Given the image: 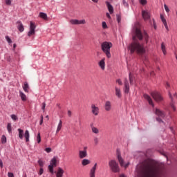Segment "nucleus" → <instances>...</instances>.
<instances>
[{"instance_id":"nucleus-22","label":"nucleus","mask_w":177,"mask_h":177,"mask_svg":"<svg viewBox=\"0 0 177 177\" xmlns=\"http://www.w3.org/2000/svg\"><path fill=\"white\" fill-rule=\"evenodd\" d=\"M104 60H106V58H103L102 59H101L98 64L99 66L100 67V68H102V70H104L106 67V62H104Z\"/></svg>"},{"instance_id":"nucleus-56","label":"nucleus","mask_w":177,"mask_h":177,"mask_svg":"<svg viewBox=\"0 0 177 177\" xmlns=\"http://www.w3.org/2000/svg\"><path fill=\"white\" fill-rule=\"evenodd\" d=\"M6 5L10 6V5H12V1H6Z\"/></svg>"},{"instance_id":"nucleus-28","label":"nucleus","mask_w":177,"mask_h":177,"mask_svg":"<svg viewBox=\"0 0 177 177\" xmlns=\"http://www.w3.org/2000/svg\"><path fill=\"white\" fill-rule=\"evenodd\" d=\"M18 132L19 139H23V136H24V131H23L21 129H18Z\"/></svg>"},{"instance_id":"nucleus-15","label":"nucleus","mask_w":177,"mask_h":177,"mask_svg":"<svg viewBox=\"0 0 177 177\" xmlns=\"http://www.w3.org/2000/svg\"><path fill=\"white\" fill-rule=\"evenodd\" d=\"M144 98L149 102V105L154 107V103H153V100L147 94H144Z\"/></svg>"},{"instance_id":"nucleus-8","label":"nucleus","mask_w":177,"mask_h":177,"mask_svg":"<svg viewBox=\"0 0 177 177\" xmlns=\"http://www.w3.org/2000/svg\"><path fill=\"white\" fill-rule=\"evenodd\" d=\"M169 97H170V98H171V104H170V107H171V108L173 109V111L175 112L176 110V106H175V105H174V104H175L174 100L177 99V94H176V93H174L173 94V96H172V95H171V94L170 93V92H169Z\"/></svg>"},{"instance_id":"nucleus-44","label":"nucleus","mask_w":177,"mask_h":177,"mask_svg":"<svg viewBox=\"0 0 177 177\" xmlns=\"http://www.w3.org/2000/svg\"><path fill=\"white\" fill-rule=\"evenodd\" d=\"M116 82H117V84H118V85H122V81L121 80V79H118L117 80H116Z\"/></svg>"},{"instance_id":"nucleus-38","label":"nucleus","mask_w":177,"mask_h":177,"mask_svg":"<svg viewBox=\"0 0 177 177\" xmlns=\"http://www.w3.org/2000/svg\"><path fill=\"white\" fill-rule=\"evenodd\" d=\"M38 164H39L40 168H43L44 167V162L41 160H38Z\"/></svg>"},{"instance_id":"nucleus-55","label":"nucleus","mask_w":177,"mask_h":177,"mask_svg":"<svg viewBox=\"0 0 177 177\" xmlns=\"http://www.w3.org/2000/svg\"><path fill=\"white\" fill-rule=\"evenodd\" d=\"M106 17L108 18V19H111V16H110V14L109 13V12H106Z\"/></svg>"},{"instance_id":"nucleus-10","label":"nucleus","mask_w":177,"mask_h":177,"mask_svg":"<svg viewBox=\"0 0 177 177\" xmlns=\"http://www.w3.org/2000/svg\"><path fill=\"white\" fill-rule=\"evenodd\" d=\"M88 147H84L82 151H79V158H85L88 156Z\"/></svg>"},{"instance_id":"nucleus-64","label":"nucleus","mask_w":177,"mask_h":177,"mask_svg":"<svg viewBox=\"0 0 177 177\" xmlns=\"http://www.w3.org/2000/svg\"><path fill=\"white\" fill-rule=\"evenodd\" d=\"M176 60H177V55H176Z\"/></svg>"},{"instance_id":"nucleus-43","label":"nucleus","mask_w":177,"mask_h":177,"mask_svg":"<svg viewBox=\"0 0 177 177\" xmlns=\"http://www.w3.org/2000/svg\"><path fill=\"white\" fill-rule=\"evenodd\" d=\"M6 39L8 44H12V39L9 37V36H6Z\"/></svg>"},{"instance_id":"nucleus-35","label":"nucleus","mask_w":177,"mask_h":177,"mask_svg":"<svg viewBox=\"0 0 177 177\" xmlns=\"http://www.w3.org/2000/svg\"><path fill=\"white\" fill-rule=\"evenodd\" d=\"M129 81L131 82V84H132L133 81V74L132 73V72H129Z\"/></svg>"},{"instance_id":"nucleus-63","label":"nucleus","mask_w":177,"mask_h":177,"mask_svg":"<svg viewBox=\"0 0 177 177\" xmlns=\"http://www.w3.org/2000/svg\"><path fill=\"white\" fill-rule=\"evenodd\" d=\"M124 5H128L127 2L124 1Z\"/></svg>"},{"instance_id":"nucleus-62","label":"nucleus","mask_w":177,"mask_h":177,"mask_svg":"<svg viewBox=\"0 0 177 177\" xmlns=\"http://www.w3.org/2000/svg\"><path fill=\"white\" fill-rule=\"evenodd\" d=\"M153 24H154V28H156V22H155L154 19H153Z\"/></svg>"},{"instance_id":"nucleus-4","label":"nucleus","mask_w":177,"mask_h":177,"mask_svg":"<svg viewBox=\"0 0 177 177\" xmlns=\"http://www.w3.org/2000/svg\"><path fill=\"white\" fill-rule=\"evenodd\" d=\"M109 169L113 174H120V171H121V169L120 168V165H118V162H117L116 160L113 159L109 160Z\"/></svg>"},{"instance_id":"nucleus-50","label":"nucleus","mask_w":177,"mask_h":177,"mask_svg":"<svg viewBox=\"0 0 177 177\" xmlns=\"http://www.w3.org/2000/svg\"><path fill=\"white\" fill-rule=\"evenodd\" d=\"M42 124H44V116L43 115H41V117L39 124L42 125Z\"/></svg>"},{"instance_id":"nucleus-39","label":"nucleus","mask_w":177,"mask_h":177,"mask_svg":"<svg viewBox=\"0 0 177 177\" xmlns=\"http://www.w3.org/2000/svg\"><path fill=\"white\" fill-rule=\"evenodd\" d=\"M1 143H3V145L6 143V137L5 136H1Z\"/></svg>"},{"instance_id":"nucleus-42","label":"nucleus","mask_w":177,"mask_h":177,"mask_svg":"<svg viewBox=\"0 0 177 177\" xmlns=\"http://www.w3.org/2000/svg\"><path fill=\"white\" fill-rule=\"evenodd\" d=\"M118 23L120 24L121 23V15H117Z\"/></svg>"},{"instance_id":"nucleus-12","label":"nucleus","mask_w":177,"mask_h":177,"mask_svg":"<svg viewBox=\"0 0 177 177\" xmlns=\"http://www.w3.org/2000/svg\"><path fill=\"white\" fill-rule=\"evenodd\" d=\"M70 23L71 24H73V25L85 24L86 23V21H85V19H82V20L71 19Z\"/></svg>"},{"instance_id":"nucleus-36","label":"nucleus","mask_w":177,"mask_h":177,"mask_svg":"<svg viewBox=\"0 0 177 177\" xmlns=\"http://www.w3.org/2000/svg\"><path fill=\"white\" fill-rule=\"evenodd\" d=\"M37 143H41V133H37Z\"/></svg>"},{"instance_id":"nucleus-32","label":"nucleus","mask_w":177,"mask_h":177,"mask_svg":"<svg viewBox=\"0 0 177 177\" xmlns=\"http://www.w3.org/2000/svg\"><path fill=\"white\" fill-rule=\"evenodd\" d=\"M161 49L165 55H167V50L165 48V44L164 43H162L161 44Z\"/></svg>"},{"instance_id":"nucleus-45","label":"nucleus","mask_w":177,"mask_h":177,"mask_svg":"<svg viewBox=\"0 0 177 177\" xmlns=\"http://www.w3.org/2000/svg\"><path fill=\"white\" fill-rule=\"evenodd\" d=\"M102 28L106 29L107 28V24L105 21L102 22Z\"/></svg>"},{"instance_id":"nucleus-9","label":"nucleus","mask_w":177,"mask_h":177,"mask_svg":"<svg viewBox=\"0 0 177 177\" xmlns=\"http://www.w3.org/2000/svg\"><path fill=\"white\" fill-rule=\"evenodd\" d=\"M142 17L144 21H151L150 12H149L147 10H142Z\"/></svg>"},{"instance_id":"nucleus-30","label":"nucleus","mask_w":177,"mask_h":177,"mask_svg":"<svg viewBox=\"0 0 177 177\" xmlns=\"http://www.w3.org/2000/svg\"><path fill=\"white\" fill-rule=\"evenodd\" d=\"M39 17H41V19H43L44 20H48V15L44 12H40Z\"/></svg>"},{"instance_id":"nucleus-26","label":"nucleus","mask_w":177,"mask_h":177,"mask_svg":"<svg viewBox=\"0 0 177 177\" xmlns=\"http://www.w3.org/2000/svg\"><path fill=\"white\" fill-rule=\"evenodd\" d=\"M19 96L23 102H26L27 100V96L22 91H19Z\"/></svg>"},{"instance_id":"nucleus-41","label":"nucleus","mask_w":177,"mask_h":177,"mask_svg":"<svg viewBox=\"0 0 177 177\" xmlns=\"http://www.w3.org/2000/svg\"><path fill=\"white\" fill-rule=\"evenodd\" d=\"M94 143L96 145H99V138L97 137L94 138Z\"/></svg>"},{"instance_id":"nucleus-47","label":"nucleus","mask_w":177,"mask_h":177,"mask_svg":"<svg viewBox=\"0 0 177 177\" xmlns=\"http://www.w3.org/2000/svg\"><path fill=\"white\" fill-rule=\"evenodd\" d=\"M45 151H46V153H50V151H52V149L49 147L46 148Z\"/></svg>"},{"instance_id":"nucleus-11","label":"nucleus","mask_w":177,"mask_h":177,"mask_svg":"<svg viewBox=\"0 0 177 177\" xmlns=\"http://www.w3.org/2000/svg\"><path fill=\"white\" fill-rule=\"evenodd\" d=\"M57 160L56 158H53L50 162V165L48 166V169L51 174H53V167H56Z\"/></svg>"},{"instance_id":"nucleus-1","label":"nucleus","mask_w":177,"mask_h":177,"mask_svg":"<svg viewBox=\"0 0 177 177\" xmlns=\"http://www.w3.org/2000/svg\"><path fill=\"white\" fill-rule=\"evenodd\" d=\"M134 43H133V48L136 50L138 55H143L146 53V50L143 45L140 44L139 41L145 40L146 44L149 43V34L147 31L145 30V27L142 24V21H136L134 24ZM139 41H136V40Z\"/></svg>"},{"instance_id":"nucleus-13","label":"nucleus","mask_w":177,"mask_h":177,"mask_svg":"<svg viewBox=\"0 0 177 177\" xmlns=\"http://www.w3.org/2000/svg\"><path fill=\"white\" fill-rule=\"evenodd\" d=\"M91 113L93 115H99V107L94 104H91Z\"/></svg>"},{"instance_id":"nucleus-23","label":"nucleus","mask_w":177,"mask_h":177,"mask_svg":"<svg viewBox=\"0 0 177 177\" xmlns=\"http://www.w3.org/2000/svg\"><path fill=\"white\" fill-rule=\"evenodd\" d=\"M64 174V170H63V169L59 167L58 170L56 173V176L57 177H63Z\"/></svg>"},{"instance_id":"nucleus-48","label":"nucleus","mask_w":177,"mask_h":177,"mask_svg":"<svg viewBox=\"0 0 177 177\" xmlns=\"http://www.w3.org/2000/svg\"><path fill=\"white\" fill-rule=\"evenodd\" d=\"M44 174V169L42 167H40L39 175H42Z\"/></svg>"},{"instance_id":"nucleus-37","label":"nucleus","mask_w":177,"mask_h":177,"mask_svg":"<svg viewBox=\"0 0 177 177\" xmlns=\"http://www.w3.org/2000/svg\"><path fill=\"white\" fill-rule=\"evenodd\" d=\"M129 50H130L131 53H133V43H131L130 46L129 47Z\"/></svg>"},{"instance_id":"nucleus-27","label":"nucleus","mask_w":177,"mask_h":177,"mask_svg":"<svg viewBox=\"0 0 177 177\" xmlns=\"http://www.w3.org/2000/svg\"><path fill=\"white\" fill-rule=\"evenodd\" d=\"M24 137L26 138V142H29L30 141V132L28 131V130H26L25 131Z\"/></svg>"},{"instance_id":"nucleus-20","label":"nucleus","mask_w":177,"mask_h":177,"mask_svg":"<svg viewBox=\"0 0 177 177\" xmlns=\"http://www.w3.org/2000/svg\"><path fill=\"white\" fill-rule=\"evenodd\" d=\"M104 109L106 111H110L111 110V102L106 101L104 104Z\"/></svg>"},{"instance_id":"nucleus-59","label":"nucleus","mask_w":177,"mask_h":177,"mask_svg":"<svg viewBox=\"0 0 177 177\" xmlns=\"http://www.w3.org/2000/svg\"><path fill=\"white\" fill-rule=\"evenodd\" d=\"M16 46H17L16 44H13V48H14V49H16Z\"/></svg>"},{"instance_id":"nucleus-2","label":"nucleus","mask_w":177,"mask_h":177,"mask_svg":"<svg viewBox=\"0 0 177 177\" xmlns=\"http://www.w3.org/2000/svg\"><path fill=\"white\" fill-rule=\"evenodd\" d=\"M140 177H165V172L162 167L153 165L149 160L142 163V170Z\"/></svg>"},{"instance_id":"nucleus-6","label":"nucleus","mask_w":177,"mask_h":177,"mask_svg":"<svg viewBox=\"0 0 177 177\" xmlns=\"http://www.w3.org/2000/svg\"><path fill=\"white\" fill-rule=\"evenodd\" d=\"M117 158L120 167L125 168V169H127V167H129V162L126 164L124 162V159L122 158V156H121V153L120 152L118 153Z\"/></svg>"},{"instance_id":"nucleus-51","label":"nucleus","mask_w":177,"mask_h":177,"mask_svg":"<svg viewBox=\"0 0 177 177\" xmlns=\"http://www.w3.org/2000/svg\"><path fill=\"white\" fill-rule=\"evenodd\" d=\"M8 177H15V175L13 174V173L8 172Z\"/></svg>"},{"instance_id":"nucleus-31","label":"nucleus","mask_w":177,"mask_h":177,"mask_svg":"<svg viewBox=\"0 0 177 177\" xmlns=\"http://www.w3.org/2000/svg\"><path fill=\"white\" fill-rule=\"evenodd\" d=\"M62 124H63V122H62V120H59V122L58 124L57 131H56L57 133H59V131L62 129Z\"/></svg>"},{"instance_id":"nucleus-3","label":"nucleus","mask_w":177,"mask_h":177,"mask_svg":"<svg viewBox=\"0 0 177 177\" xmlns=\"http://www.w3.org/2000/svg\"><path fill=\"white\" fill-rule=\"evenodd\" d=\"M111 48H113V44L111 42L104 41L101 44L102 50L108 59L111 57V53H110V49H111Z\"/></svg>"},{"instance_id":"nucleus-17","label":"nucleus","mask_w":177,"mask_h":177,"mask_svg":"<svg viewBox=\"0 0 177 177\" xmlns=\"http://www.w3.org/2000/svg\"><path fill=\"white\" fill-rule=\"evenodd\" d=\"M155 114L161 118H164L165 117V113H164L162 111H161L158 109H156Z\"/></svg>"},{"instance_id":"nucleus-7","label":"nucleus","mask_w":177,"mask_h":177,"mask_svg":"<svg viewBox=\"0 0 177 177\" xmlns=\"http://www.w3.org/2000/svg\"><path fill=\"white\" fill-rule=\"evenodd\" d=\"M35 28H37L35 24L32 21H30V28L28 32V37H32V35H35Z\"/></svg>"},{"instance_id":"nucleus-29","label":"nucleus","mask_w":177,"mask_h":177,"mask_svg":"<svg viewBox=\"0 0 177 177\" xmlns=\"http://www.w3.org/2000/svg\"><path fill=\"white\" fill-rule=\"evenodd\" d=\"M88 164H91V160L88 159H84L82 160V165L85 167L86 165H88Z\"/></svg>"},{"instance_id":"nucleus-58","label":"nucleus","mask_w":177,"mask_h":177,"mask_svg":"<svg viewBox=\"0 0 177 177\" xmlns=\"http://www.w3.org/2000/svg\"><path fill=\"white\" fill-rule=\"evenodd\" d=\"M119 177H127V176L125 174H120Z\"/></svg>"},{"instance_id":"nucleus-54","label":"nucleus","mask_w":177,"mask_h":177,"mask_svg":"<svg viewBox=\"0 0 177 177\" xmlns=\"http://www.w3.org/2000/svg\"><path fill=\"white\" fill-rule=\"evenodd\" d=\"M0 167L1 168H3V162H2V160L0 159Z\"/></svg>"},{"instance_id":"nucleus-53","label":"nucleus","mask_w":177,"mask_h":177,"mask_svg":"<svg viewBox=\"0 0 177 177\" xmlns=\"http://www.w3.org/2000/svg\"><path fill=\"white\" fill-rule=\"evenodd\" d=\"M140 3H141V5L145 6V5H146V3H147V1H140Z\"/></svg>"},{"instance_id":"nucleus-46","label":"nucleus","mask_w":177,"mask_h":177,"mask_svg":"<svg viewBox=\"0 0 177 177\" xmlns=\"http://www.w3.org/2000/svg\"><path fill=\"white\" fill-rule=\"evenodd\" d=\"M164 6H165V10H166L167 13H169V9L168 8V6H167V4H165Z\"/></svg>"},{"instance_id":"nucleus-61","label":"nucleus","mask_w":177,"mask_h":177,"mask_svg":"<svg viewBox=\"0 0 177 177\" xmlns=\"http://www.w3.org/2000/svg\"><path fill=\"white\" fill-rule=\"evenodd\" d=\"M166 86H167V88H169V84L168 82H167Z\"/></svg>"},{"instance_id":"nucleus-19","label":"nucleus","mask_w":177,"mask_h":177,"mask_svg":"<svg viewBox=\"0 0 177 177\" xmlns=\"http://www.w3.org/2000/svg\"><path fill=\"white\" fill-rule=\"evenodd\" d=\"M106 4L110 15H113L114 13V8L113 6H111V4H110L109 1H106Z\"/></svg>"},{"instance_id":"nucleus-49","label":"nucleus","mask_w":177,"mask_h":177,"mask_svg":"<svg viewBox=\"0 0 177 177\" xmlns=\"http://www.w3.org/2000/svg\"><path fill=\"white\" fill-rule=\"evenodd\" d=\"M156 121H158L159 123H164V121H162V120H161L160 118H156Z\"/></svg>"},{"instance_id":"nucleus-57","label":"nucleus","mask_w":177,"mask_h":177,"mask_svg":"<svg viewBox=\"0 0 177 177\" xmlns=\"http://www.w3.org/2000/svg\"><path fill=\"white\" fill-rule=\"evenodd\" d=\"M68 117H71V115H72L71 111H68Z\"/></svg>"},{"instance_id":"nucleus-18","label":"nucleus","mask_w":177,"mask_h":177,"mask_svg":"<svg viewBox=\"0 0 177 177\" xmlns=\"http://www.w3.org/2000/svg\"><path fill=\"white\" fill-rule=\"evenodd\" d=\"M17 27L20 32H23V31H24V26H23V23H21V21H18L17 22Z\"/></svg>"},{"instance_id":"nucleus-60","label":"nucleus","mask_w":177,"mask_h":177,"mask_svg":"<svg viewBox=\"0 0 177 177\" xmlns=\"http://www.w3.org/2000/svg\"><path fill=\"white\" fill-rule=\"evenodd\" d=\"M151 76H154V72H151Z\"/></svg>"},{"instance_id":"nucleus-52","label":"nucleus","mask_w":177,"mask_h":177,"mask_svg":"<svg viewBox=\"0 0 177 177\" xmlns=\"http://www.w3.org/2000/svg\"><path fill=\"white\" fill-rule=\"evenodd\" d=\"M45 107H46V104L45 102H43L41 106L42 110H45Z\"/></svg>"},{"instance_id":"nucleus-34","label":"nucleus","mask_w":177,"mask_h":177,"mask_svg":"<svg viewBox=\"0 0 177 177\" xmlns=\"http://www.w3.org/2000/svg\"><path fill=\"white\" fill-rule=\"evenodd\" d=\"M7 131H8V133H12V123H8Z\"/></svg>"},{"instance_id":"nucleus-40","label":"nucleus","mask_w":177,"mask_h":177,"mask_svg":"<svg viewBox=\"0 0 177 177\" xmlns=\"http://www.w3.org/2000/svg\"><path fill=\"white\" fill-rule=\"evenodd\" d=\"M11 118L13 120V121H17L18 120L17 115L15 114L11 115Z\"/></svg>"},{"instance_id":"nucleus-24","label":"nucleus","mask_w":177,"mask_h":177,"mask_svg":"<svg viewBox=\"0 0 177 177\" xmlns=\"http://www.w3.org/2000/svg\"><path fill=\"white\" fill-rule=\"evenodd\" d=\"M160 19L166 28V30H168V24H167V20L165 19V18L164 17V15H160Z\"/></svg>"},{"instance_id":"nucleus-16","label":"nucleus","mask_w":177,"mask_h":177,"mask_svg":"<svg viewBox=\"0 0 177 177\" xmlns=\"http://www.w3.org/2000/svg\"><path fill=\"white\" fill-rule=\"evenodd\" d=\"M115 94L118 99L122 97V93H121V89L117 86L115 87Z\"/></svg>"},{"instance_id":"nucleus-14","label":"nucleus","mask_w":177,"mask_h":177,"mask_svg":"<svg viewBox=\"0 0 177 177\" xmlns=\"http://www.w3.org/2000/svg\"><path fill=\"white\" fill-rule=\"evenodd\" d=\"M97 167V163H95L94 166L90 169V173H89L90 177H95Z\"/></svg>"},{"instance_id":"nucleus-33","label":"nucleus","mask_w":177,"mask_h":177,"mask_svg":"<svg viewBox=\"0 0 177 177\" xmlns=\"http://www.w3.org/2000/svg\"><path fill=\"white\" fill-rule=\"evenodd\" d=\"M91 130L93 133H95V134L99 133V129H97V127L91 126Z\"/></svg>"},{"instance_id":"nucleus-25","label":"nucleus","mask_w":177,"mask_h":177,"mask_svg":"<svg viewBox=\"0 0 177 177\" xmlns=\"http://www.w3.org/2000/svg\"><path fill=\"white\" fill-rule=\"evenodd\" d=\"M22 88L24 92L28 93V89H30V86H28V83L27 82H24V86H22Z\"/></svg>"},{"instance_id":"nucleus-5","label":"nucleus","mask_w":177,"mask_h":177,"mask_svg":"<svg viewBox=\"0 0 177 177\" xmlns=\"http://www.w3.org/2000/svg\"><path fill=\"white\" fill-rule=\"evenodd\" d=\"M151 95L156 102H162V100H164V98L162 97L161 94H160V93L157 91L151 92Z\"/></svg>"},{"instance_id":"nucleus-21","label":"nucleus","mask_w":177,"mask_h":177,"mask_svg":"<svg viewBox=\"0 0 177 177\" xmlns=\"http://www.w3.org/2000/svg\"><path fill=\"white\" fill-rule=\"evenodd\" d=\"M124 92L128 93L129 92V83L128 82V79H124Z\"/></svg>"}]
</instances>
